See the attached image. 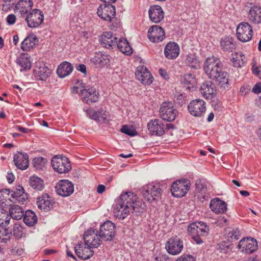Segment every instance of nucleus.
Wrapping results in <instances>:
<instances>
[{
	"instance_id": "f257e3e1",
	"label": "nucleus",
	"mask_w": 261,
	"mask_h": 261,
	"mask_svg": "<svg viewBox=\"0 0 261 261\" xmlns=\"http://www.w3.org/2000/svg\"><path fill=\"white\" fill-rule=\"evenodd\" d=\"M145 205L140 200L137 195L132 192L122 193L115 200L114 205L115 216L123 220L130 212L139 215L145 211Z\"/></svg>"
},
{
	"instance_id": "f03ea898",
	"label": "nucleus",
	"mask_w": 261,
	"mask_h": 261,
	"mask_svg": "<svg viewBox=\"0 0 261 261\" xmlns=\"http://www.w3.org/2000/svg\"><path fill=\"white\" fill-rule=\"evenodd\" d=\"M223 66L220 59L212 56L206 59L203 69L209 78L215 81L221 88L226 89L229 86V74L223 69Z\"/></svg>"
},
{
	"instance_id": "7ed1b4c3",
	"label": "nucleus",
	"mask_w": 261,
	"mask_h": 261,
	"mask_svg": "<svg viewBox=\"0 0 261 261\" xmlns=\"http://www.w3.org/2000/svg\"><path fill=\"white\" fill-rule=\"evenodd\" d=\"M223 66L220 59L212 56L206 59L203 69L209 78L215 81L221 88L226 89L229 86V74L223 69Z\"/></svg>"
},
{
	"instance_id": "20e7f679",
	"label": "nucleus",
	"mask_w": 261,
	"mask_h": 261,
	"mask_svg": "<svg viewBox=\"0 0 261 261\" xmlns=\"http://www.w3.org/2000/svg\"><path fill=\"white\" fill-rule=\"evenodd\" d=\"M84 240L85 247L83 250L77 249L75 247V252L77 256L84 260L90 258L93 255L94 251L91 249L92 248H97L101 244V240L98 239L96 233L92 229L88 230L84 233Z\"/></svg>"
},
{
	"instance_id": "39448f33",
	"label": "nucleus",
	"mask_w": 261,
	"mask_h": 261,
	"mask_svg": "<svg viewBox=\"0 0 261 261\" xmlns=\"http://www.w3.org/2000/svg\"><path fill=\"white\" fill-rule=\"evenodd\" d=\"M163 192V186L159 184L151 183L143 187V197L149 202L158 200Z\"/></svg>"
},
{
	"instance_id": "423d86ee",
	"label": "nucleus",
	"mask_w": 261,
	"mask_h": 261,
	"mask_svg": "<svg viewBox=\"0 0 261 261\" xmlns=\"http://www.w3.org/2000/svg\"><path fill=\"white\" fill-rule=\"evenodd\" d=\"M98 239L105 241H111L116 235V227L110 221H107L100 225L99 230L96 231Z\"/></svg>"
},
{
	"instance_id": "0eeeda50",
	"label": "nucleus",
	"mask_w": 261,
	"mask_h": 261,
	"mask_svg": "<svg viewBox=\"0 0 261 261\" xmlns=\"http://www.w3.org/2000/svg\"><path fill=\"white\" fill-rule=\"evenodd\" d=\"M191 187L190 180L187 178L177 180L173 182L171 187V192L175 197H182L189 191Z\"/></svg>"
},
{
	"instance_id": "6e6552de",
	"label": "nucleus",
	"mask_w": 261,
	"mask_h": 261,
	"mask_svg": "<svg viewBox=\"0 0 261 261\" xmlns=\"http://www.w3.org/2000/svg\"><path fill=\"white\" fill-rule=\"evenodd\" d=\"M51 163L54 170L60 174L67 173L71 168L68 159L65 156L56 155L52 158Z\"/></svg>"
},
{
	"instance_id": "1a4fd4ad",
	"label": "nucleus",
	"mask_w": 261,
	"mask_h": 261,
	"mask_svg": "<svg viewBox=\"0 0 261 261\" xmlns=\"http://www.w3.org/2000/svg\"><path fill=\"white\" fill-rule=\"evenodd\" d=\"M177 112L174 108L171 102H163L160 109V115L161 118L166 121L171 122L175 120Z\"/></svg>"
},
{
	"instance_id": "9d476101",
	"label": "nucleus",
	"mask_w": 261,
	"mask_h": 261,
	"mask_svg": "<svg viewBox=\"0 0 261 261\" xmlns=\"http://www.w3.org/2000/svg\"><path fill=\"white\" fill-rule=\"evenodd\" d=\"M237 38L243 42L250 41L253 36V30L251 25L246 22H241L237 28Z\"/></svg>"
},
{
	"instance_id": "9b49d317",
	"label": "nucleus",
	"mask_w": 261,
	"mask_h": 261,
	"mask_svg": "<svg viewBox=\"0 0 261 261\" xmlns=\"http://www.w3.org/2000/svg\"><path fill=\"white\" fill-rule=\"evenodd\" d=\"M238 248L242 252L251 254L257 250L258 245L256 240L252 237L242 239L238 245Z\"/></svg>"
},
{
	"instance_id": "f8f14e48",
	"label": "nucleus",
	"mask_w": 261,
	"mask_h": 261,
	"mask_svg": "<svg viewBox=\"0 0 261 261\" xmlns=\"http://www.w3.org/2000/svg\"><path fill=\"white\" fill-rule=\"evenodd\" d=\"M97 14L103 20L113 21L116 15L115 7L112 4L100 5L97 9Z\"/></svg>"
},
{
	"instance_id": "ddd939ff",
	"label": "nucleus",
	"mask_w": 261,
	"mask_h": 261,
	"mask_svg": "<svg viewBox=\"0 0 261 261\" xmlns=\"http://www.w3.org/2000/svg\"><path fill=\"white\" fill-rule=\"evenodd\" d=\"M44 15L40 10L35 9L32 11L25 18L28 25L31 28H36L43 21Z\"/></svg>"
},
{
	"instance_id": "4468645a",
	"label": "nucleus",
	"mask_w": 261,
	"mask_h": 261,
	"mask_svg": "<svg viewBox=\"0 0 261 261\" xmlns=\"http://www.w3.org/2000/svg\"><path fill=\"white\" fill-rule=\"evenodd\" d=\"M79 92L83 101L87 104L90 105L98 101L99 94L94 87H84Z\"/></svg>"
},
{
	"instance_id": "2eb2a0df",
	"label": "nucleus",
	"mask_w": 261,
	"mask_h": 261,
	"mask_svg": "<svg viewBox=\"0 0 261 261\" xmlns=\"http://www.w3.org/2000/svg\"><path fill=\"white\" fill-rule=\"evenodd\" d=\"M167 252L171 255H177L181 252L183 249V242L177 237L171 238L166 244Z\"/></svg>"
},
{
	"instance_id": "dca6fc26",
	"label": "nucleus",
	"mask_w": 261,
	"mask_h": 261,
	"mask_svg": "<svg viewBox=\"0 0 261 261\" xmlns=\"http://www.w3.org/2000/svg\"><path fill=\"white\" fill-rule=\"evenodd\" d=\"M55 188L58 195L62 197H68L74 191L73 184L68 180H61L56 185Z\"/></svg>"
},
{
	"instance_id": "f3484780",
	"label": "nucleus",
	"mask_w": 261,
	"mask_h": 261,
	"mask_svg": "<svg viewBox=\"0 0 261 261\" xmlns=\"http://www.w3.org/2000/svg\"><path fill=\"white\" fill-rule=\"evenodd\" d=\"M135 75L137 79L144 85H150L154 79L148 69L144 66L137 67Z\"/></svg>"
},
{
	"instance_id": "a211bd4d",
	"label": "nucleus",
	"mask_w": 261,
	"mask_h": 261,
	"mask_svg": "<svg viewBox=\"0 0 261 261\" xmlns=\"http://www.w3.org/2000/svg\"><path fill=\"white\" fill-rule=\"evenodd\" d=\"M188 107L190 114L196 117L202 116L206 109L205 102L200 99L192 100Z\"/></svg>"
},
{
	"instance_id": "6ab92c4d",
	"label": "nucleus",
	"mask_w": 261,
	"mask_h": 261,
	"mask_svg": "<svg viewBox=\"0 0 261 261\" xmlns=\"http://www.w3.org/2000/svg\"><path fill=\"white\" fill-rule=\"evenodd\" d=\"M147 127L151 135L161 136L165 133V125L159 119H155L150 120Z\"/></svg>"
},
{
	"instance_id": "aec40b11",
	"label": "nucleus",
	"mask_w": 261,
	"mask_h": 261,
	"mask_svg": "<svg viewBox=\"0 0 261 261\" xmlns=\"http://www.w3.org/2000/svg\"><path fill=\"white\" fill-rule=\"evenodd\" d=\"M216 87L215 84L211 81L204 82L200 87L201 94L206 99H212L216 94Z\"/></svg>"
},
{
	"instance_id": "412c9836",
	"label": "nucleus",
	"mask_w": 261,
	"mask_h": 261,
	"mask_svg": "<svg viewBox=\"0 0 261 261\" xmlns=\"http://www.w3.org/2000/svg\"><path fill=\"white\" fill-rule=\"evenodd\" d=\"M37 205L39 209L44 212L50 211L54 207L55 201L48 194H43L37 200Z\"/></svg>"
},
{
	"instance_id": "4be33fe9",
	"label": "nucleus",
	"mask_w": 261,
	"mask_h": 261,
	"mask_svg": "<svg viewBox=\"0 0 261 261\" xmlns=\"http://www.w3.org/2000/svg\"><path fill=\"white\" fill-rule=\"evenodd\" d=\"M165 32L159 25H153L148 31V38L152 42H159L165 38Z\"/></svg>"
},
{
	"instance_id": "5701e85b",
	"label": "nucleus",
	"mask_w": 261,
	"mask_h": 261,
	"mask_svg": "<svg viewBox=\"0 0 261 261\" xmlns=\"http://www.w3.org/2000/svg\"><path fill=\"white\" fill-rule=\"evenodd\" d=\"M51 70L43 63H38L34 69V75L38 81H46L49 76Z\"/></svg>"
},
{
	"instance_id": "b1692460",
	"label": "nucleus",
	"mask_w": 261,
	"mask_h": 261,
	"mask_svg": "<svg viewBox=\"0 0 261 261\" xmlns=\"http://www.w3.org/2000/svg\"><path fill=\"white\" fill-rule=\"evenodd\" d=\"M118 38L111 32L103 33L100 38L101 45L107 48L113 49L116 47Z\"/></svg>"
},
{
	"instance_id": "393cba45",
	"label": "nucleus",
	"mask_w": 261,
	"mask_h": 261,
	"mask_svg": "<svg viewBox=\"0 0 261 261\" xmlns=\"http://www.w3.org/2000/svg\"><path fill=\"white\" fill-rule=\"evenodd\" d=\"M179 50V47L176 43L169 42L165 47L164 55L168 59H175L178 56Z\"/></svg>"
},
{
	"instance_id": "a878e982",
	"label": "nucleus",
	"mask_w": 261,
	"mask_h": 261,
	"mask_svg": "<svg viewBox=\"0 0 261 261\" xmlns=\"http://www.w3.org/2000/svg\"><path fill=\"white\" fill-rule=\"evenodd\" d=\"M13 162L18 168L25 170L29 167V155L26 153L18 152L14 155Z\"/></svg>"
},
{
	"instance_id": "bb28decb",
	"label": "nucleus",
	"mask_w": 261,
	"mask_h": 261,
	"mask_svg": "<svg viewBox=\"0 0 261 261\" xmlns=\"http://www.w3.org/2000/svg\"><path fill=\"white\" fill-rule=\"evenodd\" d=\"M210 207L212 211L215 214L224 213L227 209V203L218 198H214L211 200Z\"/></svg>"
},
{
	"instance_id": "cd10ccee",
	"label": "nucleus",
	"mask_w": 261,
	"mask_h": 261,
	"mask_svg": "<svg viewBox=\"0 0 261 261\" xmlns=\"http://www.w3.org/2000/svg\"><path fill=\"white\" fill-rule=\"evenodd\" d=\"M148 13L150 20L154 23L160 22L164 17V13L161 7L158 5L151 6Z\"/></svg>"
},
{
	"instance_id": "c85d7f7f",
	"label": "nucleus",
	"mask_w": 261,
	"mask_h": 261,
	"mask_svg": "<svg viewBox=\"0 0 261 261\" xmlns=\"http://www.w3.org/2000/svg\"><path fill=\"white\" fill-rule=\"evenodd\" d=\"M33 3L31 0H21L16 6L21 16H27L32 12Z\"/></svg>"
},
{
	"instance_id": "c756f323",
	"label": "nucleus",
	"mask_w": 261,
	"mask_h": 261,
	"mask_svg": "<svg viewBox=\"0 0 261 261\" xmlns=\"http://www.w3.org/2000/svg\"><path fill=\"white\" fill-rule=\"evenodd\" d=\"M13 202L12 199L11 191L8 189H3L0 190V205L7 208L12 205Z\"/></svg>"
},
{
	"instance_id": "7c9ffc66",
	"label": "nucleus",
	"mask_w": 261,
	"mask_h": 261,
	"mask_svg": "<svg viewBox=\"0 0 261 261\" xmlns=\"http://www.w3.org/2000/svg\"><path fill=\"white\" fill-rule=\"evenodd\" d=\"M248 18L251 23H261V7L257 6L251 7L248 14Z\"/></svg>"
},
{
	"instance_id": "2f4dec72",
	"label": "nucleus",
	"mask_w": 261,
	"mask_h": 261,
	"mask_svg": "<svg viewBox=\"0 0 261 261\" xmlns=\"http://www.w3.org/2000/svg\"><path fill=\"white\" fill-rule=\"evenodd\" d=\"M38 39L36 35L31 34L28 35L21 43V48L23 51H29L37 44Z\"/></svg>"
},
{
	"instance_id": "473e14b6",
	"label": "nucleus",
	"mask_w": 261,
	"mask_h": 261,
	"mask_svg": "<svg viewBox=\"0 0 261 261\" xmlns=\"http://www.w3.org/2000/svg\"><path fill=\"white\" fill-rule=\"evenodd\" d=\"M220 47L224 51L232 52L236 49V43L232 37L225 36L221 39Z\"/></svg>"
},
{
	"instance_id": "72a5a7b5",
	"label": "nucleus",
	"mask_w": 261,
	"mask_h": 261,
	"mask_svg": "<svg viewBox=\"0 0 261 261\" xmlns=\"http://www.w3.org/2000/svg\"><path fill=\"white\" fill-rule=\"evenodd\" d=\"M72 65L69 62L64 61L58 67L57 73L60 77L63 78L68 76L73 70Z\"/></svg>"
},
{
	"instance_id": "f704fd0d",
	"label": "nucleus",
	"mask_w": 261,
	"mask_h": 261,
	"mask_svg": "<svg viewBox=\"0 0 261 261\" xmlns=\"http://www.w3.org/2000/svg\"><path fill=\"white\" fill-rule=\"evenodd\" d=\"M91 62L99 67L108 65L110 62L109 56L101 52L96 53L95 56L91 59Z\"/></svg>"
},
{
	"instance_id": "c9c22d12",
	"label": "nucleus",
	"mask_w": 261,
	"mask_h": 261,
	"mask_svg": "<svg viewBox=\"0 0 261 261\" xmlns=\"http://www.w3.org/2000/svg\"><path fill=\"white\" fill-rule=\"evenodd\" d=\"M197 229V222H195L189 224L187 231L189 234L197 244H201L203 243V240L198 236Z\"/></svg>"
},
{
	"instance_id": "e433bc0d",
	"label": "nucleus",
	"mask_w": 261,
	"mask_h": 261,
	"mask_svg": "<svg viewBox=\"0 0 261 261\" xmlns=\"http://www.w3.org/2000/svg\"><path fill=\"white\" fill-rule=\"evenodd\" d=\"M116 47L125 55H130L133 53V49L128 42L124 38H120L117 40Z\"/></svg>"
},
{
	"instance_id": "4c0bfd02",
	"label": "nucleus",
	"mask_w": 261,
	"mask_h": 261,
	"mask_svg": "<svg viewBox=\"0 0 261 261\" xmlns=\"http://www.w3.org/2000/svg\"><path fill=\"white\" fill-rule=\"evenodd\" d=\"M10 206L9 208L10 218H12L13 219L20 220L22 217H24L25 213L20 206L12 204Z\"/></svg>"
},
{
	"instance_id": "58836bf2",
	"label": "nucleus",
	"mask_w": 261,
	"mask_h": 261,
	"mask_svg": "<svg viewBox=\"0 0 261 261\" xmlns=\"http://www.w3.org/2000/svg\"><path fill=\"white\" fill-rule=\"evenodd\" d=\"M181 82L187 89H190L194 88L197 83L195 76L192 73L185 74L181 79Z\"/></svg>"
},
{
	"instance_id": "ea45409f",
	"label": "nucleus",
	"mask_w": 261,
	"mask_h": 261,
	"mask_svg": "<svg viewBox=\"0 0 261 261\" xmlns=\"http://www.w3.org/2000/svg\"><path fill=\"white\" fill-rule=\"evenodd\" d=\"M38 221V219L35 213L32 210L25 211L23 217L24 223L29 226H34Z\"/></svg>"
},
{
	"instance_id": "a19ab883",
	"label": "nucleus",
	"mask_w": 261,
	"mask_h": 261,
	"mask_svg": "<svg viewBox=\"0 0 261 261\" xmlns=\"http://www.w3.org/2000/svg\"><path fill=\"white\" fill-rule=\"evenodd\" d=\"M29 185L33 189L36 191H41L44 187L43 180L35 175H33L30 177Z\"/></svg>"
},
{
	"instance_id": "79ce46f5",
	"label": "nucleus",
	"mask_w": 261,
	"mask_h": 261,
	"mask_svg": "<svg viewBox=\"0 0 261 261\" xmlns=\"http://www.w3.org/2000/svg\"><path fill=\"white\" fill-rule=\"evenodd\" d=\"M185 63L193 69H197L200 66L198 57L195 54H189L187 55L185 60Z\"/></svg>"
},
{
	"instance_id": "37998d69",
	"label": "nucleus",
	"mask_w": 261,
	"mask_h": 261,
	"mask_svg": "<svg viewBox=\"0 0 261 261\" xmlns=\"http://www.w3.org/2000/svg\"><path fill=\"white\" fill-rule=\"evenodd\" d=\"M17 64L24 69H29L31 67V64L27 55L21 54L17 59Z\"/></svg>"
},
{
	"instance_id": "c03bdc74",
	"label": "nucleus",
	"mask_w": 261,
	"mask_h": 261,
	"mask_svg": "<svg viewBox=\"0 0 261 261\" xmlns=\"http://www.w3.org/2000/svg\"><path fill=\"white\" fill-rule=\"evenodd\" d=\"M4 207H0V226H6L9 224L10 216Z\"/></svg>"
},
{
	"instance_id": "a18cd8bd",
	"label": "nucleus",
	"mask_w": 261,
	"mask_h": 261,
	"mask_svg": "<svg viewBox=\"0 0 261 261\" xmlns=\"http://www.w3.org/2000/svg\"><path fill=\"white\" fill-rule=\"evenodd\" d=\"M47 160L42 156L35 158L33 160L34 167L37 170H41L45 166Z\"/></svg>"
},
{
	"instance_id": "49530a36",
	"label": "nucleus",
	"mask_w": 261,
	"mask_h": 261,
	"mask_svg": "<svg viewBox=\"0 0 261 261\" xmlns=\"http://www.w3.org/2000/svg\"><path fill=\"white\" fill-rule=\"evenodd\" d=\"M24 234L23 228L19 223H15L13 228V234L17 239H19L23 237Z\"/></svg>"
},
{
	"instance_id": "de8ad7c7",
	"label": "nucleus",
	"mask_w": 261,
	"mask_h": 261,
	"mask_svg": "<svg viewBox=\"0 0 261 261\" xmlns=\"http://www.w3.org/2000/svg\"><path fill=\"white\" fill-rule=\"evenodd\" d=\"M198 229L200 230L199 235L201 237H206L209 233V227L205 223L202 222H197Z\"/></svg>"
},
{
	"instance_id": "09e8293b",
	"label": "nucleus",
	"mask_w": 261,
	"mask_h": 261,
	"mask_svg": "<svg viewBox=\"0 0 261 261\" xmlns=\"http://www.w3.org/2000/svg\"><path fill=\"white\" fill-rule=\"evenodd\" d=\"M121 132L132 137L135 136L138 134V133L135 128L132 126H130L127 125H124L122 127Z\"/></svg>"
},
{
	"instance_id": "8fccbe9b",
	"label": "nucleus",
	"mask_w": 261,
	"mask_h": 261,
	"mask_svg": "<svg viewBox=\"0 0 261 261\" xmlns=\"http://www.w3.org/2000/svg\"><path fill=\"white\" fill-rule=\"evenodd\" d=\"M86 114L88 117H89L91 119L100 121V111H95L92 109H88L86 111Z\"/></svg>"
},
{
	"instance_id": "3c124183",
	"label": "nucleus",
	"mask_w": 261,
	"mask_h": 261,
	"mask_svg": "<svg viewBox=\"0 0 261 261\" xmlns=\"http://www.w3.org/2000/svg\"><path fill=\"white\" fill-rule=\"evenodd\" d=\"M28 194L25 192H22L21 195H19V196L14 200H13V202H18L20 204H24L28 202Z\"/></svg>"
},
{
	"instance_id": "603ef678",
	"label": "nucleus",
	"mask_w": 261,
	"mask_h": 261,
	"mask_svg": "<svg viewBox=\"0 0 261 261\" xmlns=\"http://www.w3.org/2000/svg\"><path fill=\"white\" fill-rule=\"evenodd\" d=\"M24 192L23 188L21 186H18L16 187L15 190L11 191L12 199L14 200L19 196V195H21V193Z\"/></svg>"
},
{
	"instance_id": "864d4df0",
	"label": "nucleus",
	"mask_w": 261,
	"mask_h": 261,
	"mask_svg": "<svg viewBox=\"0 0 261 261\" xmlns=\"http://www.w3.org/2000/svg\"><path fill=\"white\" fill-rule=\"evenodd\" d=\"M240 232L238 229H232L228 232V237L231 240H237L240 237Z\"/></svg>"
},
{
	"instance_id": "5fc2aeb1",
	"label": "nucleus",
	"mask_w": 261,
	"mask_h": 261,
	"mask_svg": "<svg viewBox=\"0 0 261 261\" xmlns=\"http://www.w3.org/2000/svg\"><path fill=\"white\" fill-rule=\"evenodd\" d=\"M14 0H2L3 4H2V9L5 11H7L10 10L12 6L14 5Z\"/></svg>"
},
{
	"instance_id": "6e6d98bb",
	"label": "nucleus",
	"mask_w": 261,
	"mask_h": 261,
	"mask_svg": "<svg viewBox=\"0 0 261 261\" xmlns=\"http://www.w3.org/2000/svg\"><path fill=\"white\" fill-rule=\"evenodd\" d=\"M175 102L180 107H182L185 104V98L186 96L182 94H178L174 97Z\"/></svg>"
},
{
	"instance_id": "4d7b16f0",
	"label": "nucleus",
	"mask_w": 261,
	"mask_h": 261,
	"mask_svg": "<svg viewBox=\"0 0 261 261\" xmlns=\"http://www.w3.org/2000/svg\"><path fill=\"white\" fill-rule=\"evenodd\" d=\"M196 190L198 192H205L206 186L201 181L198 180L196 182L195 184Z\"/></svg>"
},
{
	"instance_id": "13d9d810",
	"label": "nucleus",
	"mask_w": 261,
	"mask_h": 261,
	"mask_svg": "<svg viewBox=\"0 0 261 261\" xmlns=\"http://www.w3.org/2000/svg\"><path fill=\"white\" fill-rule=\"evenodd\" d=\"M155 261H171L170 258L165 254L159 253L154 257Z\"/></svg>"
},
{
	"instance_id": "bf43d9fd",
	"label": "nucleus",
	"mask_w": 261,
	"mask_h": 261,
	"mask_svg": "<svg viewBox=\"0 0 261 261\" xmlns=\"http://www.w3.org/2000/svg\"><path fill=\"white\" fill-rule=\"evenodd\" d=\"M194 257L190 255L184 254L178 257L176 261H195Z\"/></svg>"
},
{
	"instance_id": "052dcab7",
	"label": "nucleus",
	"mask_w": 261,
	"mask_h": 261,
	"mask_svg": "<svg viewBox=\"0 0 261 261\" xmlns=\"http://www.w3.org/2000/svg\"><path fill=\"white\" fill-rule=\"evenodd\" d=\"M252 72L255 75L258 76L261 79V66H257L255 64L252 65Z\"/></svg>"
},
{
	"instance_id": "680f3d73",
	"label": "nucleus",
	"mask_w": 261,
	"mask_h": 261,
	"mask_svg": "<svg viewBox=\"0 0 261 261\" xmlns=\"http://www.w3.org/2000/svg\"><path fill=\"white\" fill-rule=\"evenodd\" d=\"M212 106L215 109L220 110L221 108L222 103L218 99H215L212 101Z\"/></svg>"
},
{
	"instance_id": "e2e57ef3",
	"label": "nucleus",
	"mask_w": 261,
	"mask_h": 261,
	"mask_svg": "<svg viewBox=\"0 0 261 261\" xmlns=\"http://www.w3.org/2000/svg\"><path fill=\"white\" fill-rule=\"evenodd\" d=\"M112 22V24L110 25V28L111 30H115L120 27V21L117 20L116 18L114 17L113 21Z\"/></svg>"
},
{
	"instance_id": "0e129e2a",
	"label": "nucleus",
	"mask_w": 261,
	"mask_h": 261,
	"mask_svg": "<svg viewBox=\"0 0 261 261\" xmlns=\"http://www.w3.org/2000/svg\"><path fill=\"white\" fill-rule=\"evenodd\" d=\"M16 21V16L14 14H10L7 17V22L9 25L13 24Z\"/></svg>"
},
{
	"instance_id": "69168bd1",
	"label": "nucleus",
	"mask_w": 261,
	"mask_h": 261,
	"mask_svg": "<svg viewBox=\"0 0 261 261\" xmlns=\"http://www.w3.org/2000/svg\"><path fill=\"white\" fill-rule=\"evenodd\" d=\"M252 92L255 94L261 93V83H257L254 86Z\"/></svg>"
},
{
	"instance_id": "338daca9",
	"label": "nucleus",
	"mask_w": 261,
	"mask_h": 261,
	"mask_svg": "<svg viewBox=\"0 0 261 261\" xmlns=\"http://www.w3.org/2000/svg\"><path fill=\"white\" fill-rule=\"evenodd\" d=\"M2 236L6 237L4 240H9L12 236V231L9 230L8 228H5L4 232H2Z\"/></svg>"
},
{
	"instance_id": "774afa93",
	"label": "nucleus",
	"mask_w": 261,
	"mask_h": 261,
	"mask_svg": "<svg viewBox=\"0 0 261 261\" xmlns=\"http://www.w3.org/2000/svg\"><path fill=\"white\" fill-rule=\"evenodd\" d=\"M228 249V247L227 246H225L223 243H220L218 245V247L217 248V249L221 253H226Z\"/></svg>"
}]
</instances>
